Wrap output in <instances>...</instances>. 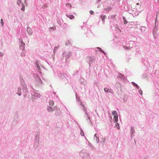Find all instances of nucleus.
<instances>
[{
	"mask_svg": "<svg viewBox=\"0 0 159 159\" xmlns=\"http://www.w3.org/2000/svg\"><path fill=\"white\" fill-rule=\"evenodd\" d=\"M76 100L78 101V102H79V105L82 106L81 108L85 112L84 116L85 117L87 118L86 120L87 121H89V122L91 123V120L89 116V113L87 111V109L85 107L84 105L83 104V103L80 101V97H76Z\"/></svg>",
	"mask_w": 159,
	"mask_h": 159,
	"instance_id": "1",
	"label": "nucleus"
},
{
	"mask_svg": "<svg viewBox=\"0 0 159 159\" xmlns=\"http://www.w3.org/2000/svg\"><path fill=\"white\" fill-rule=\"evenodd\" d=\"M71 55V52H66L64 51L62 54V56L61 58V60L63 62H66Z\"/></svg>",
	"mask_w": 159,
	"mask_h": 159,
	"instance_id": "2",
	"label": "nucleus"
},
{
	"mask_svg": "<svg viewBox=\"0 0 159 159\" xmlns=\"http://www.w3.org/2000/svg\"><path fill=\"white\" fill-rule=\"evenodd\" d=\"M21 87L22 88L23 94L24 95V97H26L25 96L28 93V91L27 90V85L25 84L24 81L23 80H22L21 81Z\"/></svg>",
	"mask_w": 159,
	"mask_h": 159,
	"instance_id": "3",
	"label": "nucleus"
},
{
	"mask_svg": "<svg viewBox=\"0 0 159 159\" xmlns=\"http://www.w3.org/2000/svg\"><path fill=\"white\" fill-rule=\"evenodd\" d=\"M43 84L42 81L40 78L37 75H36L35 85L36 86L42 87Z\"/></svg>",
	"mask_w": 159,
	"mask_h": 159,
	"instance_id": "4",
	"label": "nucleus"
},
{
	"mask_svg": "<svg viewBox=\"0 0 159 159\" xmlns=\"http://www.w3.org/2000/svg\"><path fill=\"white\" fill-rule=\"evenodd\" d=\"M20 48L22 50V52H25V43L23 42L22 38L19 39Z\"/></svg>",
	"mask_w": 159,
	"mask_h": 159,
	"instance_id": "5",
	"label": "nucleus"
},
{
	"mask_svg": "<svg viewBox=\"0 0 159 159\" xmlns=\"http://www.w3.org/2000/svg\"><path fill=\"white\" fill-rule=\"evenodd\" d=\"M95 59V57L94 56H88L87 57V61L89 62V64L90 66H91V64L92 63H93Z\"/></svg>",
	"mask_w": 159,
	"mask_h": 159,
	"instance_id": "6",
	"label": "nucleus"
},
{
	"mask_svg": "<svg viewBox=\"0 0 159 159\" xmlns=\"http://www.w3.org/2000/svg\"><path fill=\"white\" fill-rule=\"evenodd\" d=\"M80 155L82 158L87 157L88 154L85 150H82L80 152Z\"/></svg>",
	"mask_w": 159,
	"mask_h": 159,
	"instance_id": "7",
	"label": "nucleus"
},
{
	"mask_svg": "<svg viewBox=\"0 0 159 159\" xmlns=\"http://www.w3.org/2000/svg\"><path fill=\"white\" fill-rule=\"evenodd\" d=\"M116 15H112L111 16H109L108 17V19L110 20V22L111 24H113V21L116 20Z\"/></svg>",
	"mask_w": 159,
	"mask_h": 159,
	"instance_id": "8",
	"label": "nucleus"
},
{
	"mask_svg": "<svg viewBox=\"0 0 159 159\" xmlns=\"http://www.w3.org/2000/svg\"><path fill=\"white\" fill-rule=\"evenodd\" d=\"M55 111L54 115L56 116H59L61 115V111L58 107H57Z\"/></svg>",
	"mask_w": 159,
	"mask_h": 159,
	"instance_id": "9",
	"label": "nucleus"
},
{
	"mask_svg": "<svg viewBox=\"0 0 159 159\" xmlns=\"http://www.w3.org/2000/svg\"><path fill=\"white\" fill-rule=\"evenodd\" d=\"M57 107L56 106H54L52 107L48 106L47 109L48 112H52L55 111Z\"/></svg>",
	"mask_w": 159,
	"mask_h": 159,
	"instance_id": "10",
	"label": "nucleus"
},
{
	"mask_svg": "<svg viewBox=\"0 0 159 159\" xmlns=\"http://www.w3.org/2000/svg\"><path fill=\"white\" fill-rule=\"evenodd\" d=\"M135 132L134 127L131 126L130 127V137L131 138H133L134 136V133Z\"/></svg>",
	"mask_w": 159,
	"mask_h": 159,
	"instance_id": "11",
	"label": "nucleus"
},
{
	"mask_svg": "<svg viewBox=\"0 0 159 159\" xmlns=\"http://www.w3.org/2000/svg\"><path fill=\"white\" fill-rule=\"evenodd\" d=\"M94 49L93 48H86L84 50V52H87L90 54L93 51H94Z\"/></svg>",
	"mask_w": 159,
	"mask_h": 159,
	"instance_id": "12",
	"label": "nucleus"
},
{
	"mask_svg": "<svg viewBox=\"0 0 159 159\" xmlns=\"http://www.w3.org/2000/svg\"><path fill=\"white\" fill-rule=\"evenodd\" d=\"M26 31L27 33L30 35H31L32 34L33 31L31 28L30 27H27L26 29Z\"/></svg>",
	"mask_w": 159,
	"mask_h": 159,
	"instance_id": "13",
	"label": "nucleus"
},
{
	"mask_svg": "<svg viewBox=\"0 0 159 159\" xmlns=\"http://www.w3.org/2000/svg\"><path fill=\"white\" fill-rule=\"evenodd\" d=\"M104 91L106 93H112V90L111 88H105L104 89Z\"/></svg>",
	"mask_w": 159,
	"mask_h": 159,
	"instance_id": "14",
	"label": "nucleus"
},
{
	"mask_svg": "<svg viewBox=\"0 0 159 159\" xmlns=\"http://www.w3.org/2000/svg\"><path fill=\"white\" fill-rule=\"evenodd\" d=\"M99 135L98 133L95 134L94 135V139H96L97 143H98L99 142Z\"/></svg>",
	"mask_w": 159,
	"mask_h": 159,
	"instance_id": "15",
	"label": "nucleus"
},
{
	"mask_svg": "<svg viewBox=\"0 0 159 159\" xmlns=\"http://www.w3.org/2000/svg\"><path fill=\"white\" fill-rule=\"evenodd\" d=\"M110 5L111 4H110V6H108L104 8V10H105L107 11H111L112 9V7H111Z\"/></svg>",
	"mask_w": 159,
	"mask_h": 159,
	"instance_id": "16",
	"label": "nucleus"
},
{
	"mask_svg": "<svg viewBox=\"0 0 159 159\" xmlns=\"http://www.w3.org/2000/svg\"><path fill=\"white\" fill-rule=\"evenodd\" d=\"M121 78L122 79L124 80L125 78V77L124 75L122 74L121 73H119L118 74V76L117 77V78Z\"/></svg>",
	"mask_w": 159,
	"mask_h": 159,
	"instance_id": "17",
	"label": "nucleus"
},
{
	"mask_svg": "<svg viewBox=\"0 0 159 159\" xmlns=\"http://www.w3.org/2000/svg\"><path fill=\"white\" fill-rule=\"evenodd\" d=\"M154 38L155 39H158V37L159 36V34L157 33H153Z\"/></svg>",
	"mask_w": 159,
	"mask_h": 159,
	"instance_id": "18",
	"label": "nucleus"
},
{
	"mask_svg": "<svg viewBox=\"0 0 159 159\" xmlns=\"http://www.w3.org/2000/svg\"><path fill=\"white\" fill-rule=\"evenodd\" d=\"M97 49H98L100 52L103 53L105 55L106 54V53L99 47H98L95 49V50L96 52L97 51Z\"/></svg>",
	"mask_w": 159,
	"mask_h": 159,
	"instance_id": "19",
	"label": "nucleus"
},
{
	"mask_svg": "<svg viewBox=\"0 0 159 159\" xmlns=\"http://www.w3.org/2000/svg\"><path fill=\"white\" fill-rule=\"evenodd\" d=\"M21 88L20 87H18V90L16 93L18 94L19 96H20L21 95Z\"/></svg>",
	"mask_w": 159,
	"mask_h": 159,
	"instance_id": "20",
	"label": "nucleus"
},
{
	"mask_svg": "<svg viewBox=\"0 0 159 159\" xmlns=\"http://www.w3.org/2000/svg\"><path fill=\"white\" fill-rule=\"evenodd\" d=\"M106 17V15H101L100 16V18L101 19V20L102 21V22L103 23H104V19Z\"/></svg>",
	"mask_w": 159,
	"mask_h": 159,
	"instance_id": "21",
	"label": "nucleus"
},
{
	"mask_svg": "<svg viewBox=\"0 0 159 159\" xmlns=\"http://www.w3.org/2000/svg\"><path fill=\"white\" fill-rule=\"evenodd\" d=\"M32 96L35 97L37 98H39L40 97L41 95L38 93L35 92L33 94H32Z\"/></svg>",
	"mask_w": 159,
	"mask_h": 159,
	"instance_id": "22",
	"label": "nucleus"
},
{
	"mask_svg": "<svg viewBox=\"0 0 159 159\" xmlns=\"http://www.w3.org/2000/svg\"><path fill=\"white\" fill-rule=\"evenodd\" d=\"M66 16L67 17L71 20L75 18V16L73 15H70L69 14H67Z\"/></svg>",
	"mask_w": 159,
	"mask_h": 159,
	"instance_id": "23",
	"label": "nucleus"
},
{
	"mask_svg": "<svg viewBox=\"0 0 159 159\" xmlns=\"http://www.w3.org/2000/svg\"><path fill=\"white\" fill-rule=\"evenodd\" d=\"M88 142V145L91 148L92 150H93L95 149V148L87 140Z\"/></svg>",
	"mask_w": 159,
	"mask_h": 159,
	"instance_id": "24",
	"label": "nucleus"
},
{
	"mask_svg": "<svg viewBox=\"0 0 159 159\" xmlns=\"http://www.w3.org/2000/svg\"><path fill=\"white\" fill-rule=\"evenodd\" d=\"M35 65L37 67L38 70L39 71L40 70V67L39 66V63L37 61L35 62Z\"/></svg>",
	"mask_w": 159,
	"mask_h": 159,
	"instance_id": "25",
	"label": "nucleus"
},
{
	"mask_svg": "<svg viewBox=\"0 0 159 159\" xmlns=\"http://www.w3.org/2000/svg\"><path fill=\"white\" fill-rule=\"evenodd\" d=\"M118 121V116H115L113 118V121L114 123H117Z\"/></svg>",
	"mask_w": 159,
	"mask_h": 159,
	"instance_id": "26",
	"label": "nucleus"
},
{
	"mask_svg": "<svg viewBox=\"0 0 159 159\" xmlns=\"http://www.w3.org/2000/svg\"><path fill=\"white\" fill-rule=\"evenodd\" d=\"M56 28L55 26L50 27L49 28V31H50V32L53 31L55 30Z\"/></svg>",
	"mask_w": 159,
	"mask_h": 159,
	"instance_id": "27",
	"label": "nucleus"
},
{
	"mask_svg": "<svg viewBox=\"0 0 159 159\" xmlns=\"http://www.w3.org/2000/svg\"><path fill=\"white\" fill-rule=\"evenodd\" d=\"M64 73H59L58 74V76L62 79H64Z\"/></svg>",
	"mask_w": 159,
	"mask_h": 159,
	"instance_id": "28",
	"label": "nucleus"
},
{
	"mask_svg": "<svg viewBox=\"0 0 159 159\" xmlns=\"http://www.w3.org/2000/svg\"><path fill=\"white\" fill-rule=\"evenodd\" d=\"M59 45H58L55 47L54 48L53 51L54 53H55V52L57 51L58 48H59Z\"/></svg>",
	"mask_w": 159,
	"mask_h": 159,
	"instance_id": "29",
	"label": "nucleus"
},
{
	"mask_svg": "<svg viewBox=\"0 0 159 159\" xmlns=\"http://www.w3.org/2000/svg\"><path fill=\"white\" fill-rule=\"evenodd\" d=\"M49 104L50 106L52 107L54 104L53 101L52 100H50L49 102Z\"/></svg>",
	"mask_w": 159,
	"mask_h": 159,
	"instance_id": "30",
	"label": "nucleus"
},
{
	"mask_svg": "<svg viewBox=\"0 0 159 159\" xmlns=\"http://www.w3.org/2000/svg\"><path fill=\"white\" fill-rule=\"evenodd\" d=\"M123 48H124L125 49H126L127 50L131 49L132 48V47H127V46H123Z\"/></svg>",
	"mask_w": 159,
	"mask_h": 159,
	"instance_id": "31",
	"label": "nucleus"
},
{
	"mask_svg": "<svg viewBox=\"0 0 159 159\" xmlns=\"http://www.w3.org/2000/svg\"><path fill=\"white\" fill-rule=\"evenodd\" d=\"M23 3L21 2V0H18L17 2V4L19 6H20Z\"/></svg>",
	"mask_w": 159,
	"mask_h": 159,
	"instance_id": "32",
	"label": "nucleus"
},
{
	"mask_svg": "<svg viewBox=\"0 0 159 159\" xmlns=\"http://www.w3.org/2000/svg\"><path fill=\"white\" fill-rule=\"evenodd\" d=\"M112 114L115 116H117L118 113L116 111H112Z\"/></svg>",
	"mask_w": 159,
	"mask_h": 159,
	"instance_id": "33",
	"label": "nucleus"
},
{
	"mask_svg": "<svg viewBox=\"0 0 159 159\" xmlns=\"http://www.w3.org/2000/svg\"><path fill=\"white\" fill-rule=\"evenodd\" d=\"M109 3L107 2L106 1L105 2V3H104V4L103 5L104 8L107 7V6H109Z\"/></svg>",
	"mask_w": 159,
	"mask_h": 159,
	"instance_id": "34",
	"label": "nucleus"
},
{
	"mask_svg": "<svg viewBox=\"0 0 159 159\" xmlns=\"http://www.w3.org/2000/svg\"><path fill=\"white\" fill-rule=\"evenodd\" d=\"M80 134L82 136H84V133L83 131V129L81 128H80Z\"/></svg>",
	"mask_w": 159,
	"mask_h": 159,
	"instance_id": "35",
	"label": "nucleus"
},
{
	"mask_svg": "<svg viewBox=\"0 0 159 159\" xmlns=\"http://www.w3.org/2000/svg\"><path fill=\"white\" fill-rule=\"evenodd\" d=\"M157 28L156 27V26L153 28V33H157Z\"/></svg>",
	"mask_w": 159,
	"mask_h": 159,
	"instance_id": "36",
	"label": "nucleus"
},
{
	"mask_svg": "<svg viewBox=\"0 0 159 159\" xmlns=\"http://www.w3.org/2000/svg\"><path fill=\"white\" fill-rule=\"evenodd\" d=\"M123 19L125 24H126L128 22L126 20V18L125 17H123Z\"/></svg>",
	"mask_w": 159,
	"mask_h": 159,
	"instance_id": "37",
	"label": "nucleus"
},
{
	"mask_svg": "<svg viewBox=\"0 0 159 159\" xmlns=\"http://www.w3.org/2000/svg\"><path fill=\"white\" fill-rule=\"evenodd\" d=\"M21 6H22L21 8V10L24 11L25 10V5H24V4L23 3Z\"/></svg>",
	"mask_w": 159,
	"mask_h": 159,
	"instance_id": "38",
	"label": "nucleus"
},
{
	"mask_svg": "<svg viewBox=\"0 0 159 159\" xmlns=\"http://www.w3.org/2000/svg\"><path fill=\"white\" fill-rule=\"evenodd\" d=\"M71 44V43L69 40H68L65 43V45L66 46L68 45H69Z\"/></svg>",
	"mask_w": 159,
	"mask_h": 159,
	"instance_id": "39",
	"label": "nucleus"
},
{
	"mask_svg": "<svg viewBox=\"0 0 159 159\" xmlns=\"http://www.w3.org/2000/svg\"><path fill=\"white\" fill-rule=\"evenodd\" d=\"M116 124L115 125L117 127V129H119L120 128V126L119 125L118 123H116Z\"/></svg>",
	"mask_w": 159,
	"mask_h": 159,
	"instance_id": "40",
	"label": "nucleus"
},
{
	"mask_svg": "<svg viewBox=\"0 0 159 159\" xmlns=\"http://www.w3.org/2000/svg\"><path fill=\"white\" fill-rule=\"evenodd\" d=\"M1 23L2 26H3V21L2 19H1Z\"/></svg>",
	"mask_w": 159,
	"mask_h": 159,
	"instance_id": "41",
	"label": "nucleus"
},
{
	"mask_svg": "<svg viewBox=\"0 0 159 159\" xmlns=\"http://www.w3.org/2000/svg\"><path fill=\"white\" fill-rule=\"evenodd\" d=\"M139 93L140 94H141V95L142 94V91L141 89H139Z\"/></svg>",
	"mask_w": 159,
	"mask_h": 159,
	"instance_id": "42",
	"label": "nucleus"
},
{
	"mask_svg": "<svg viewBox=\"0 0 159 159\" xmlns=\"http://www.w3.org/2000/svg\"><path fill=\"white\" fill-rule=\"evenodd\" d=\"M115 29H116V30H119L120 32H121V31L120 30L118 26H116L115 27Z\"/></svg>",
	"mask_w": 159,
	"mask_h": 159,
	"instance_id": "43",
	"label": "nucleus"
},
{
	"mask_svg": "<svg viewBox=\"0 0 159 159\" xmlns=\"http://www.w3.org/2000/svg\"><path fill=\"white\" fill-rule=\"evenodd\" d=\"M25 52H21V55L22 56H25V54L24 53Z\"/></svg>",
	"mask_w": 159,
	"mask_h": 159,
	"instance_id": "44",
	"label": "nucleus"
},
{
	"mask_svg": "<svg viewBox=\"0 0 159 159\" xmlns=\"http://www.w3.org/2000/svg\"><path fill=\"white\" fill-rule=\"evenodd\" d=\"M64 78H67L68 77V75L66 74V73H65L64 74Z\"/></svg>",
	"mask_w": 159,
	"mask_h": 159,
	"instance_id": "45",
	"label": "nucleus"
},
{
	"mask_svg": "<svg viewBox=\"0 0 159 159\" xmlns=\"http://www.w3.org/2000/svg\"><path fill=\"white\" fill-rule=\"evenodd\" d=\"M90 13L91 15H93L94 13V12L93 11L91 10L90 11Z\"/></svg>",
	"mask_w": 159,
	"mask_h": 159,
	"instance_id": "46",
	"label": "nucleus"
},
{
	"mask_svg": "<svg viewBox=\"0 0 159 159\" xmlns=\"http://www.w3.org/2000/svg\"><path fill=\"white\" fill-rule=\"evenodd\" d=\"M3 55V53L0 52V57H2Z\"/></svg>",
	"mask_w": 159,
	"mask_h": 159,
	"instance_id": "47",
	"label": "nucleus"
},
{
	"mask_svg": "<svg viewBox=\"0 0 159 159\" xmlns=\"http://www.w3.org/2000/svg\"><path fill=\"white\" fill-rule=\"evenodd\" d=\"M131 84L132 85H133L134 86H135V85H136V84L134 82H131Z\"/></svg>",
	"mask_w": 159,
	"mask_h": 159,
	"instance_id": "48",
	"label": "nucleus"
},
{
	"mask_svg": "<svg viewBox=\"0 0 159 159\" xmlns=\"http://www.w3.org/2000/svg\"><path fill=\"white\" fill-rule=\"evenodd\" d=\"M35 139H36L37 140H39V138L38 137V135L37 134L36 135V136L35 137Z\"/></svg>",
	"mask_w": 159,
	"mask_h": 159,
	"instance_id": "49",
	"label": "nucleus"
},
{
	"mask_svg": "<svg viewBox=\"0 0 159 159\" xmlns=\"http://www.w3.org/2000/svg\"><path fill=\"white\" fill-rule=\"evenodd\" d=\"M136 88L138 89H139L140 87L139 86H137V87H136Z\"/></svg>",
	"mask_w": 159,
	"mask_h": 159,
	"instance_id": "50",
	"label": "nucleus"
},
{
	"mask_svg": "<svg viewBox=\"0 0 159 159\" xmlns=\"http://www.w3.org/2000/svg\"><path fill=\"white\" fill-rule=\"evenodd\" d=\"M67 5H69V6H70V7H71V5L70 4H69V3H68L67 4Z\"/></svg>",
	"mask_w": 159,
	"mask_h": 159,
	"instance_id": "51",
	"label": "nucleus"
},
{
	"mask_svg": "<svg viewBox=\"0 0 159 159\" xmlns=\"http://www.w3.org/2000/svg\"><path fill=\"white\" fill-rule=\"evenodd\" d=\"M101 0H97V2H100L101 1Z\"/></svg>",
	"mask_w": 159,
	"mask_h": 159,
	"instance_id": "52",
	"label": "nucleus"
},
{
	"mask_svg": "<svg viewBox=\"0 0 159 159\" xmlns=\"http://www.w3.org/2000/svg\"><path fill=\"white\" fill-rule=\"evenodd\" d=\"M106 140V139L105 138L104 139V140L103 141V143H104L105 142V141Z\"/></svg>",
	"mask_w": 159,
	"mask_h": 159,
	"instance_id": "53",
	"label": "nucleus"
},
{
	"mask_svg": "<svg viewBox=\"0 0 159 159\" xmlns=\"http://www.w3.org/2000/svg\"><path fill=\"white\" fill-rule=\"evenodd\" d=\"M137 86H138L137 84H136V85H135L134 86L136 87H137Z\"/></svg>",
	"mask_w": 159,
	"mask_h": 159,
	"instance_id": "54",
	"label": "nucleus"
},
{
	"mask_svg": "<svg viewBox=\"0 0 159 159\" xmlns=\"http://www.w3.org/2000/svg\"><path fill=\"white\" fill-rule=\"evenodd\" d=\"M144 61V60H143L142 61H143V62Z\"/></svg>",
	"mask_w": 159,
	"mask_h": 159,
	"instance_id": "55",
	"label": "nucleus"
},
{
	"mask_svg": "<svg viewBox=\"0 0 159 159\" xmlns=\"http://www.w3.org/2000/svg\"><path fill=\"white\" fill-rule=\"evenodd\" d=\"M81 29H82V28H83V26H81Z\"/></svg>",
	"mask_w": 159,
	"mask_h": 159,
	"instance_id": "56",
	"label": "nucleus"
},
{
	"mask_svg": "<svg viewBox=\"0 0 159 159\" xmlns=\"http://www.w3.org/2000/svg\"><path fill=\"white\" fill-rule=\"evenodd\" d=\"M130 42H133L132 41H130Z\"/></svg>",
	"mask_w": 159,
	"mask_h": 159,
	"instance_id": "57",
	"label": "nucleus"
},
{
	"mask_svg": "<svg viewBox=\"0 0 159 159\" xmlns=\"http://www.w3.org/2000/svg\"><path fill=\"white\" fill-rule=\"evenodd\" d=\"M158 3H159V0H158Z\"/></svg>",
	"mask_w": 159,
	"mask_h": 159,
	"instance_id": "58",
	"label": "nucleus"
},
{
	"mask_svg": "<svg viewBox=\"0 0 159 159\" xmlns=\"http://www.w3.org/2000/svg\"><path fill=\"white\" fill-rule=\"evenodd\" d=\"M47 62V63L48 64V65H49V62Z\"/></svg>",
	"mask_w": 159,
	"mask_h": 159,
	"instance_id": "59",
	"label": "nucleus"
},
{
	"mask_svg": "<svg viewBox=\"0 0 159 159\" xmlns=\"http://www.w3.org/2000/svg\"><path fill=\"white\" fill-rule=\"evenodd\" d=\"M156 21H155V25H156Z\"/></svg>",
	"mask_w": 159,
	"mask_h": 159,
	"instance_id": "60",
	"label": "nucleus"
},
{
	"mask_svg": "<svg viewBox=\"0 0 159 159\" xmlns=\"http://www.w3.org/2000/svg\"><path fill=\"white\" fill-rule=\"evenodd\" d=\"M108 0H107V1Z\"/></svg>",
	"mask_w": 159,
	"mask_h": 159,
	"instance_id": "61",
	"label": "nucleus"
}]
</instances>
